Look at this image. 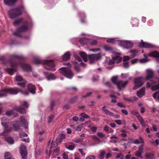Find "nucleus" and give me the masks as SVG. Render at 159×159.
Wrapping results in <instances>:
<instances>
[{"mask_svg":"<svg viewBox=\"0 0 159 159\" xmlns=\"http://www.w3.org/2000/svg\"><path fill=\"white\" fill-rule=\"evenodd\" d=\"M75 159H80V156L78 153H75L74 155Z\"/></svg>","mask_w":159,"mask_h":159,"instance_id":"774afa93","label":"nucleus"},{"mask_svg":"<svg viewBox=\"0 0 159 159\" xmlns=\"http://www.w3.org/2000/svg\"><path fill=\"white\" fill-rule=\"evenodd\" d=\"M16 81L17 82L23 81L22 82H19L17 84V85L20 86L22 88L25 87L26 81L24 80L22 77L20 76H16Z\"/></svg>","mask_w":159,"mask_h":159,"instance_id":"f8f14e48","label":"nucleus"},{"mask_svg":"<svg viewBox=\"0 0 159 159\" xmlns=\"http://www.w3.org/2000/svg\"><path fill=\"white\" fill-rule=\"evenodd\" d=\"M6 120L5 117H3L2 118L1 124L4 127V131L5 133H8L12 129V128L11 126H9L8 122L5 121Z\"/></svg>","mask_w":159,"mask_h":159,"instance_id":"1a4fd4ad","label":"nucleus"},{"mask_svg":"<svg viewBox=\"0 0 159 159\" xmlns=\"http://www.w3.org/2000/svg\"><path fill=\"white\" fill-rule=\"evenodd\" d=\"M19 24L21 25L17 28L16 32L13 33V34L19 37H21L22 35L20 33L26 32L28 30L29 28V23L27 21L21 18L15 20L13 22V25L14 26L17 25Z\"/></svg>","mask_w":159,"mask_h":159,"instance_id":"f03ea898","label":"nucleus"},{"mask_svg":"<svg viewBox=\"0 0 159 159\" xmlns=\"http://www.w3.org/2000/svg\"><path fill=\"white\" fill-rule=\"evenodd\" d=\"M130 59V57L128 56H125L123 57V61L125 62L129 60Z\"/></svg>","mask_w":159,"mask_h":159,"instance_id":"864d4df0","label":"nucleus"},{"mask_svg":"<svg viewBox=\"0 0 159 159\" xmlns=\"http://www.w3.org/2000/svg\"><path fill=\"white\" fill-rule=\"evenodd\" d=\"M129 75L128 74H123L122 73L121 74V77L122 78H127Z\"/></svg>","mask_w":159,"mask_h":159,"instance_id":"0e129e2a","label":"nucleus"},{"mask_svg":"<svg viewBox=\"0 0 159 159\" xmlns=\"http://www.w3.org/2000/svg\"><path fill=\"white\" fill-rule=\"evenodd\" d=\"M43 73L44 75L48 80H54L56 78L55 75L46 72H44Z\"/></svg>","mask_w":159,"mask_h":159,"instance_id":"aec40b11","label":"nucleus"},{"mask_svg":"<svg viewBox=\"0 0 159 159\" xmlns=\"http://www.w3.org/2000/svg\"><path fill=\"white\" fill-rule=\"evenodd\" d=\"M110 129H111V128L109 127L107 125H105L104 128V130L107 132L109 131Z\"/></svg>","mask_w":159,"mask_h":159,"instance_id":"4d7b16f0","label":"nucleus"},{"mask_svg":"<svg viewBox=\"0 0 159 159\" xmlns=\"http://www.w3.org/2000/svg\"><path fill=\"white\" fill-rule=\"evenodd\" d=\"M74 69L75 70L78 72H79L80 71V68L77 66H75Z\"/></svg>","mask_w":159,"mask_h":159,"instance_id":"e2e57ef3","label":"nucleus"},{"mask_svg":"<svg viewBox=\"0 0 159 159\" xmlns=\"http://www.w3.org/2000/svg\"><path fill=\"white\" fill-rule=\"evenodd\" d=\"M137 119L139 121L140 123L143 126L144 125V121L143 119V117L141 116L140 115L137 116Z\"/></svg>","mask_w":159,"mask_h":159,"instance_id":"cd10ccee","label":"nucleus"},{"mask_svg":"<svg viewBox=\"0 0 159 159\" xmlns=\"http://www.w3.org/2000/svg\"><path fill=\"white\" fill-rule=\"evenodd\" d=\"M105 154V152L104 151H102L100 152V154L99 155V157L100 159H103L104 157V155Z\"/></svg>","mask_w":159,"mask_h":159,"instance_id":"58836bf2","label":"nucleus"},{"mask_svg":"<svg viewBox=\"0 0 159 159\" xmlns=\"http://www.w3.org/2000/svg\"><path fill=\"white\" fill-rule=\"evenodd\" d=\"M18 0H4V3L7 6H12Z\"/></svg>","mask_w":159,"mask_h":159,"instance_id":"412c9836","label":"nucleus"},{"mask_svg":"<svg viewBox=\"0 0 159 159\" xmlns=\"http://www.w3.org/2000/svg\"><path fill=\"white\" fill-rule=\"evenodd\" d=\"M57 144L55 142L52 141V142L51 145L50 146V148L51 149L52 148H55L57 146Z\"/></svg>","mask_w":159,"mask_h":159,"instance_id":"a18cd8bd","label":"nucleus"},{"mask_svg":"<svg viewBox=\"0 0 159 159\" xmlns=\"http://www.w3.org/2000/svg\"><path fill=\"white\" fill-rule=\"evenodd\" d=\"M143 146L139 147V149L135 152V156L137 157H140L141 158L142 157H141L142 153L143 152Z\"/></svg>","mask_w":159,"mask_h":159,"instance_id":"5701e85b","label":"nucleus"},{"mask_svg":"<svg viewBox=\"0 0 159 159\" xmlns=\"http://www.w3.org/2000/svg\"><path fill=\"white\" fill-rule=\"evenodd\" d=\"M153 155V154L150 153H147L145 154V157L146 158H151L152 157Z\"/></svg>","mask_w":159,"mask_h":159,"instance_id":"603ef678","label":"nucleus"},{"mask_svg":"<svg viewBox=\"0 0 159 159\" xmlns=\"http://www.w3.org/2000/svg\"><path fill=\"white\" fill-rule=\"evenodd\" d=\"M88 39L86 38H83L80 39L79 41L80 43L83 45L86 44L88 42Z\"/></svg>","mask_w":159,"mask_h":159,"instance_id":"c756f323","label":"nucleus"},{"mask_svg":"<svg viewBox=\"0 0 159 159\" xmlns=\"http://www.w3.org/2000/svg\"><path fill=\"white\" fill-rule=\"evenodd\" d=\"M142 77H139L134 79V82L135 85L133 88L135 90L141 87L143 84L142 82Z\"/></svg>","mask_w":159,"mask_h":159,"instance_id":"ddd939ff","label":"nucleus"},{"mask_svg":"<svg viewBox=\"0 0 159 159\" xmlns=\"http://www.w3.org/2000/svg\"><path fill=\"white\" fill-rule=\"evenodd\" d=\"M21 140L22 141L25 142L26 143H29L30 142L29 139L28 138H21Z\"/></svg>","mask_w":159,"mask_h":159,"instance_id":"052dcab7","label":"nucleus"},{"mask_svg":"<svg viewBox=\"0 0 159 159\" xmlns=\"http://www.w3.org/2000/svg\"><path fill=\"white\" fill-rule=\"evenodd\" d=\"M28 90L32 94H35L36 93L35 86L31 83H29L27 86Z\"/></svg>","mask_w":159,"mask_h":159,"instance_id":"6ab92c4d","label":"nucleus"},{"mask_svg":"<svg viewBox=\"0 0 159 159\" xmlns=\"http://www.w3.org/2000/svg\"><path fill=\"white\" fill-rule=\"evenodd\" d=\"M8 15L10 18L13 19L21 15L19 10L16 8L10 9L7 11Z\"/></svg>","mask_w":159,"mask_h":159,"instance_id":"6e6552de","label":"nucleus"},{"mask_svg":"<svg viewBox=\"0 0 159 159\" xmlns=\"http://www.w3.org/2000/svg\"><path fill=\"white\" fill-rule=\"evenodd\" d=\"M92 138L93 139L96 140L97 141H100L99 139L95 135H93L92 136Z\"/></svg>","mask_w":159,"mask_h":159,"instance_id":"69168bd1","label":"nucleus"},{"mask_svg":"<svg viewBox=\"0 0 159 159\" xmlns=\"http://www.w3.org/2000/svg\"><path fill=\"white\" fill-rule=\"evenodd\" d=\"M16 8H18V9L19 10V11L20 12V13H21V15L22 14V11L24 9V7L23 6L21 5L19 7H16Z\"/></svg>","mask_w":159,"mask_h":159,"instance_id":"8fccbe9b","label":"nucleus"},{"mask_svg":"<svg viewBox=\"0 0 159 159\" xmlns=\"http://www.w3.org/2000/svg\"><path fill=\"white\" fill-rule=\"evenodd\" d=\"M158 92H156L155 93H154L152 95V97L155 100H158V101L159 102V94L157 96V95L158 94Z\"/></svg>","mask_w":159,"mask_h":159,"instance_id":"473e14b6","label":"nucleus"},{"mask_svg":"<svg viewBox=\"0 0 159 159\" xmlns=\"http://www.w3.org/2000/svg\"><path fill=\"white\" fill-rule=\"evenodd\" d=\"M120 45L126 48H128L133 47V44L129 41H122L120 42Z\"/></svg>","mask_w":159,"mask_h":159,"instance_id":"dca6fc26","label":"nucleus"},{"mask_svg":"<svg viewBox=\"0 0 159 159\" xmlns=\"http://www.w3.org/2000/svg\"><path fill=\"white\" fill-rule=\"evenodd\" d=\"M141 42L140 43L139 46L142 48H154L155 46L151 44L143 42V40H141Z\"/></svg>","mask_w":159,"mask_h":159,"instance_id":"2eb2a0df","label":"nucleus"},{"mask_svg":"<svg viewBox=\"0 0 159 159\" xmlns=\"http://www.w3.org/2000/svg\"><path fill=\"white\" fill-rule=\"evenodd\" d=\"M89 42L92 45H95L97 44V41L95 40L91 39L89 41Z\"/></svg>","mask_w":159,"mask_h":159,"instance_id":"de8ad7c7","label":"nucleus"},{"mask_svg":"<svg viewBox=\"0 0 159 159\" xmlns=\"http://www.w3.org/2000/svg\"><path fill=\"white\" fill-rule=\"evenodd\" d=\"M145 89L144 88H142L137 92V94L139 97L141 98L145 95Z\"/></svg>","mask_w":159,"mask_h":159,"instance_id":"393cba45","label":"nucleus"},{"mask_svg":"<svg viewBox=\"0 0 159 159\" xmlns=\"http://www.w3.org/2000/svg\"><path fill=\"white\" fill-rule=\"evenodd\" d=\"M147 76L145 78L146 80H148L152 79L154 76V73L152 70L148 69L146 70Z\"/></svg>","mask_w":159,"mask_h":159,"instance_id":"f3484780","label":"nucleus"},{"mask_svg":"<svg viewBox=\"0 0 159 159\" xmlns=\"http://www.w3.org/2000/svg\"><path fill=\"white\" fill-rule=\"evenodd\" d=\"M118 77L117 76H113L111 78V81L113 83L117 85L118 82H117Z\"/></svg>","mask_w":159,"mask_h":159,"instance_id":"72a5a7b5","label":"nucleus"},{"mask_svg":"<svg viewBox=\"0 0 159 159\" xmlns=\"http://www.w3.org/2000/svg\"><path fill=\"white\" fill-rule=\"evenodd\" d=\"M100 53L97 54H92L88 56L91 63H93L95 61L101 58Z\"/></svg>","mask_w":159,"mask_h":159,"instance_id":"9b49d317","label":"nucleus"},{"mask_svg":"<svg viewBox=\"0 0 159 159\" xmlns=\"http://www.w3.org/2000/svg\"><path fill=\"white\" fill-rule=\"evenodd\" d=\"M6 71L9 74L12 75L14 73V69L12 68L5 69Z\"/></svg>","mask_w":159,"mask_h":159,"instance_id":"7c9ffc66","label":"nucleus"},{"mask_svg":"<svg viewBox=\"0 0 159 159\" xmlns=\"http://www.w3.org/2000/svg\"><path fill=\"white\" fill-rule=\"evenodd\" d=\"M20 119L21 123L24 125H25L26 124L27 121L25 119V118L23 116H21L20 117Z\"/></svg>","mask_w":159,"mask_h":159,"instance_id":"a19ab883","label":"nucleus"},{"mask_svg":"<svg viewBox=\"0 0 159 159\" xmlns=\"http://www.w3.org/2000/svg\"><path fill=\"white\" fill-rule=\"evenodd\" d=\"M33 61L36 64H45V67L46 69L51 70L52 71H55V69L54 68L55 64L52 60H45L42 61L40 59L37 58H34L33 59Z\"/></svg>","mask_w":159,"mask_h":159,"instance_id":"20e7f679","label":"nucleus"},{"mask_svg":"<svg viewBox=\"0 0 159 159\" xmlns=\"http://www.w3.org/2000/svg\"><path fill=\"white\" fill-rule=\"evenodd\" d=\"M133 25H137L139 24V21L138 19L136 18H134L132 20V22H131Z\"/></svg>","mask_w":159,"mask_h":159,"instance_id":"c03bdc74","label":"nucleus"},{"mask_svg":"<svg viewBox=\"0 0 159 159\" xmlns=\"http://www.w3.org/2000/svg\"><path fill=\"white\" fill-rule=\"evenodd\" d=\"M20 92H21L25 95H28L29 94L28 91H26L25 92H22L20 89L18 88H4L2 89L0 91V98L6 97L7 93L11 94H16Z\"/></svg>","mask_w":159,"mask_h":159,"instance_id":"7ed1b4c3","label":"nucleus"},{"mask_svg":"<svg viewBox=\"0 0 159 159\" xmlns=\"http://www.w3.org/2000/svg\"><path fill=\"white\" fill-rule=\"evenodd\" d=\"M71 54L70 52H66L62 56L63 60L64 61H67L70 58Z\"/></svg>","mask_w":159,"mask_h":159,"instance_id":"b1692460","label":"nucleus"},{"mask_svg":"<svg viewBox=\"0 0 159 159\" xmlns=\"http://www.w3.org/2000/svg\"><path fill=\"white\" fill-rule=\"evenodd\" d=\"M151 143L154 146H158L159 145V140L158 139H156L155 140V141H151Z\"/></svg>","mask_w":159,"mask_h":159,"instance_id":"37998d69","label":"nucleus"},{"mask_svg":"<svg viewBox=\"0 0 159 159\" xmlns=\"http://www.w3.org/2000/svg\"><path fill=\"white\" fill-rule=\"evenodd\" d=\"M75 147V144L70 145L66 148L70 150H73Z\"/></svg>","mask_w":159,"mask_h":159,"instance_id":"4c0bfd02","label":"nucleus"},{"mask_svg":"<svg viewBox=\"0 0 159 159\" xmlns=\"http://www.w3.org/2000/svg\"><path fill=\"white\" fill-rule=\"evenodd\" d=\"M122 60V58L120 56V54L116 53L114 56L112 57V60H110L109 62V64H113L115 63H118L120 62Z\"/></svg>","mask_w":159,"mask_h":159,"instance_id":"9d476101","label":"nucleus"},{"mask_svg":"<svg viewBox=\"0 0 159 159\" xmlns=\"http://www.w3.org/2000/svg\"><path fill=\"white\" fill-rule=\"evenodd\" d=\"M29 105L26 101H25L22 105L19 106L15 107L14 109L20 113L24 114L26 113V109L28 108Z\"/></svg>","mask_w":159,"mask_h":159,"instance_id":"0eeeda50","label":"nucleus"},{"mask_svg":"<svg viewBox=\"0 0 159 159\" xmlns=\"http://www.w3.org/2000/svg\"><path fill=\"white\" fill-rule=\"evenodd\" d=\"M130 53L133 56V57H134L136 54L137 53V51L135 50H132L130 51Z\"/></svg>","mask_w":159,"mask_h":159,"instance_id":"13d9d810","label":"nucleus"},{"mask_svg":"<svg viewBox=\"0 0 159 159\" xmlns=\"http://www.w3.org/2000/svg\"><path fill=\"white\" fill-rule=\"evenodd\" d=\"M104 49L107 51H113V48L110 46L107 45H105L104 47Z\"/></svg>","mask_w":159,"mask_h":159,"instance_id":"c9c22d12","label":"nucleus"},{"mask_svg":"<svg viewBox=\"0 0 159 159\" xmlns=\"http://www.w3.org/2000/svg\"><path fill=\"white\" fill-rule=\"evenodd\" d=\"M54 117V116L53 115L50 116L48 118V122L49 123H50L52 121V120Z\"/></svg>","mask_w":159,"mask_h":159,"instance_id":"680f3d73","label":"nucleus"},{"mask_svg":"<svg viewBox=\"0 0 159 159\" xmlns=\"http://www.w3.org/2000/svg\"><path fill=\"white\" fill-rule=\"evenodd\" d=\"M26 58L24 56L20 55H17L12 54L10 56V59L9 61L10 66L16 68L18 64H20L23 70L25 71H31L32 69L30 66L25 63H23V62L25 61Z\"/></svg>","mask_w":159,"mask_h":159,"instance_id":"f257e3e1","label":"nucleus"},{"mask_svg":"<svg viewBox=\"0 0 159 159\" xmlns=\"http://www.w3.org/2000/svg\"><path fill=\"white\" fill-rule=\"evenodd\" d=\"M151 86V89L155 91L159 89V78H157L151 80L147 83L146 88H149Z\"/></svg>","mask_w":159,"mask_h":159,"instance_id":"39448f33","label":"nucleus"},{"mask_svg":"<svg viewBox=\"0 0 159 159\" xmlns=\"http://www.w3.org/2000/svg\"><path fill=\"white\" fill-rule=\"evenodd\" d=\"M59 70L60 73L67 78L71 79L73 76V73L69 68L62 67Z\"/></svg>","mask_w":159,"mask_h":159,"instance_id":"423d86ee","label":"nucleus"},{"mask_svg":"<svg viewBox=\"0 0 159 159\" xmlns=\"http://www.w3.org/2000/svg\"><path fill=\"white\" fill-rule=\"evenodd\" d=\"M82 125H80L78 126L76 129V130L77 131H80L81 130Z\"/></svg>","mask_w":159,"mask_h":159,"instance_id":"bf43d9fd","label":"nucleus"},{"mask_svg":"<svg viewBox=\"0 0 159 159\" xmlns=\"http://www.w3.org/2000/svg\"><path fill=\"white\" fill-rule=\"evenodd\" d=\"M28 135L25 133H23L20 134V136L21 139L24 137H27Z\"/></svg>","mask_w":159,"mask_h":159,"instance_id":"09e8293b","label":"nucleus"},{"mask_svg":"<svg viewBox=\"0 0 159 159\" xmlns=\"http://www.w3.org/2000/svg\"><path fill=\"white\" fill-rule=\"evenodd\" d=\"M117 105L119 107H123L124 108H126V106L125 105L123 104L121 102H118L117 104Z\"/></svg>","mask_w":159,"mask_h":159,"instance_id":"3c124183","label":"nucleus"},{"mask_svg":"<svg viewBox=\"0 0 159 159\" xmlns=\"http://www.w3.org/2000/svg\"><path fill=\"white\" fill-rule=\"evenodd\" d=\"M20 152L22 158L24 159L27 156V152L26 147L25 145H21L20 148Z\"/></svg>","mask_w":159,"mask_h":159,"instance_id":"4468645a","label":"nucleus"},{"mask_svg":"<svg viewBox=\"0 0 159 159\" xmlns=\"http://www.w3.org/2000/svg\"><path fill=\"white\" fill-rule=\"evenodd\" d=\"M55 103V101L53 100H52L51 101L50 104V109L51 111H52L53 109Z\"/></svg>","mask_w":159,"mask_h":159,"instance_id":"f704fd0d","label":"nucleus"},{"mask_svg":"<svg viewBox=\"0 0 159 159\" xmlns=\"http://www.w3.org/2000/svg\"><path fill=\"white\" fill-rule=\"evenodd\" d=\"M14 113V111L13 110H11L7 111L6 112V114L8 116H11L13 115Z\"/></svg>","mask_w":159,"mask_h":159,"instance_id":"49530a36","label":"nucleus"},{"mask_svg":"<svg viewBox=\"0 0 159 159\" xmlns=\"http://www.w3.org/2000/svg\"><path fill=\"white\" fill-rule=\"evenodd\" d=\"M148 55L150 57H153L157 58H159V53L156 51L151 52L148 54Z\"/></svg>","mask_w":159,"mask_h":159,"instance_id":"a878e982","label":"nucleus"},{"mask_svg":"<svg viewBox=\"0 0 159 159\" xmlns=\"http://www.w3.org/2000/svg\"><path fill=\"white\" fill-rule=\"evenodd\" d=\"M62 157L65 159H68V155L66 152L63 153Z\"/></svg>","mask_w":159,"mask_h":159,"instance_id":"338daca9","label":"nucleus"},{"mask_svg":"<svg viewBox=\"0 0 159 159\" xmlns=\"http://www.w3.org/2000/svg\"><path fill=\"white\" fill-rule=\"evenodd\" d=\"M96 157L94 155H90L87 156L85 159H95Z\"/></svg>","mask_w":159,"mask_h":159,"instance_id":"5fc2aeb1","label":"nucleus"},{"mask_svg":"<svg viewBox=\"0 0 159 159\" xmlns=\"http://www.w3.org/2000/svg\"><path fill=\"white\" fill-rule=\"evenodd\" d=\"M78 97L77 96L75 97L72 98L70 101V102L71 103H73L75 102L78 99Z\"/></svg>","mask_w":159,"mask_h":159,"instance_id":"79ce46f5","label":"nucleus"},{"mask_svg":"<svg viewBox=\"0 0 159 159\" xmlns=\"http://www.w3.org/2000/svg\"><path fill=\"white\" fill-rule=\"evenodd\" d=\"M6 139L8 143L11 144H12L14 143V140L11 137H6Z\"/></svg>","mask_w":159,"mask_h":159,"instance_id":"2f4dec72","label":"nucleus"},{"mask_svg":"<svg viewBox=\"0 0 159 159\" xmlns=\"http://www.w3.org/2000/svg\"><path fill=\"white\" fill-rule=\"evenodd\" d=\"M75 60L76 61H77L78 62H80V64L82 66H84V67L86 65L83 62H82V60L80 57L78 56H76L75 57Z\"/></svg>","mask_w":159,"mask_h":159,"instance_id":"c85d7f7f","label":"nucleus"},{"mask_svg":"<svg viewBox=\"0 0 159 159\" xmlns=\"http://www.w3.org/2000/svg\"><path fill=\"white\" fill-rule=\"evenodd\" d=\"M106 107V106L102 107L101 110L102 112L106 115H108L112 116H114V113L105 109Z\"/></svg>","mask_w":159,"mask_h":159,"instance_id":"4be33fe9","label":"nucleus"},{"mask_svg":"<svg viewBox=\"0 0 159 159\" xmlns=\"http://www.w3.org/2000/svg\"><path fill=\"white\" fill-rule=\"evenodd\" d=\"M128 81L126 80L123 82L122 80H120L118 82L117 86L119 89L121 90L122 89L125 87L128 83Z\"/></svg>","mask_w":159,"mask_h":159,"instance_id":"a211bd4d","label":"nucleus"},{"mask_svg":"<svg viewBox=\"0 0 159 159\" xmlns=\"http://www.w3.org/2000/svg\"><path fill=\"white\" fill-rule=\"evenodd\" d=\"M129 66V63L128 62H125L123 65V67L125 68H128Z\"/></svg>","mask_w":159,"mask_h":159,"instance_id":"6e6d98bb","label":"nucleus"},{"mask_svg":"<svg viewBox=\"0 0 159 159\" xmlns=\"http://www.w3.org/2000/svg\"><path fill=\"white\" fill-rule=\"evenodd\" d=\"M5 159H11V154L9 152H7L4 154Z\"/></svg>","mask_w":159,"mask_h":159,"instance_id":"e433bc0d","label":"nucleus"},{"mask_svg":"<svg viewBox=\"0 0 159 159\" xmlns=\"http://www.w3.org/2000/svg\"><path fill=\"white\" fill-rule=\"evenodd\" d=\"M80 54L84 61L87 62L88 61V56L86 53L84 52H80Z\"/></svg>","mask_w":159,"mask_h":159,"instance_id":"bb28decb","label":"nucleus"},{"mask_svg":"<svg viewBox=\"0 0 159 159\" xmlns=\"http://www.w3.org/2000/svg\"><path fill=\"white\" fill-rule=\"evenodd\" d=\"M20 119L21 123L24 125H25L26 124L27 121L25 119V118L23 116H21L20 117Z\"/></svg>","mask_w":159,"mask_h":159,"instance_id":"ea45409f","label":"nucleus"}]
</instances>
